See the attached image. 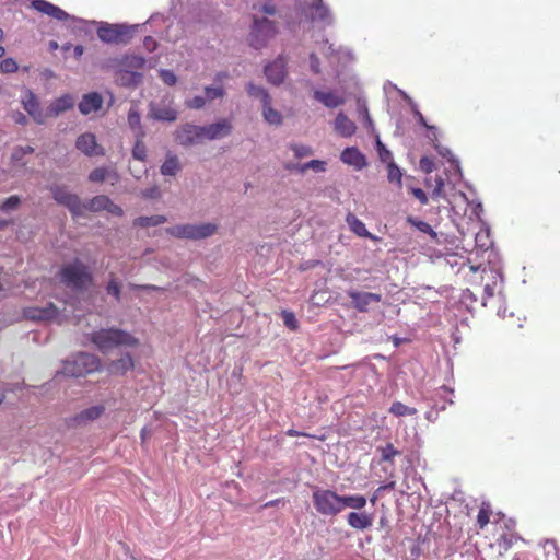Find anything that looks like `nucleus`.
I'll use <instances>...</instances> for the list:
<instances>
[{
	"label": "nucleus",
	"instance_id": "obj_26",
	"mask_svg": "<svg viewBox=\"0 0 560 560\" xmlns=\"http://www.w3.org/2000/svg\"><path fill=\"white\" fill-rule=\"evenodd\" d=\"M346 222L348 223L350 230L358 236L366 237L372 241L378 240L375 235L371 234L368 231L365 224L360 219H358L353 213L347 214Z\"/></svg>",
	"mask_w": 560,
	"mask_h": 560
},
{
	"label": "nucleus",
	"instance_id": "obj_58",
	"mask_svg": "<svg viewBox=\"0 0 560 560\" xmlns=\"http://www.w3.org/2000/svg\"><path fill=\"white\" fill-rule=\"evenodd\" d=\"M394 486H395V482H389V483L378 487L376 489L375 493L370 498V502L372 503V505H374L376 503L378 493H381L382 491H384L386 489H393Z\"/></svg>",
	"mask_w": 560,
	"mask_h": 560
},
{
	"label": "nucleus",
	"instance_id": "obj_60",
	"mask_svg": "<svg viewBox=\"0 0 560 560\" xmlns=\"http://www.w3.org/2000/svg\"><path fill=\"white\" fill-rule=\"evenodd\" d=\"M143 197L154 199L160 197V189L158 187H152L142 192Z\"/></svg>",
	"mask_w": 560,
	"mask_h": 560
},
{
	"label": "nucleus",
	"instance_id": "obj_10",
	"mask_svg": "<svg viewBox=\"0 0 560 560\" xmlns=\"http://www.w3.org/2000/svg\"><path fill=\"white\" fill-rule=\"evenodd\" d=\"M347 294L352 301V306L361 313L368 312L372 303L376 304L382 301V295L378 293L360 292L351 289L347 291Z\"/></svg>",
	"mask_w": 560,
	"mask_h": 560
},
{
	"label": "nucleus",
	"instance_id": "obj_2",
	"mask_svg": "<svg viewBox=\"0 0 560 560\" xmlns=\"http://www.w3.org/2000/svg\"><path fill=\"white\" fill-rule=\"evenodd\" d=\"M144 59L139 56H124L113 58L107 61V68L115 71L116 83L121 86H137L142 79V74L136 70L142 69Z\"/></svg>",
	"mask_w": 560,
	"mask_h": 560
},
{
	"label": "nucleus",
	"instance_id": "obj_64",
	"mask_svg": "<svg viewBox=\"0 0 560 560\" xmlns=\"http://www.w3.org/2000/svg\"><path fill=\"white\" fill-rule=\"evenodd\" d=\"M483 291H485L486 298H492L494 295V291H495V283H493V285H491L489 283L486 284Z\"/></svg>",
	"mask_w": 560,
	"mask_h": 560
},
{
	"label": "nucleus",
	"instance_id": "obj_16",
	"mask_svg": "<svg viewBox=\"0 0 560 560\" xmlns=\"http://www.w3.org/2000/svg\"><path fill=\"white\" fill-rule=\"evenodd\" d=\"M347 524L357 530H365L369 529L373 525V514L362 512L361 510H354L347 514Z\"/></svg>",
	"mask_w": 560,
	"mask_h": 560
},
{
	"label": "nucleus",
	"instance_id": "obj_53",
	"mask_svg": "<svg viewBox=\"0 0 560 560\" xmlns=\"http://www.w3.org/2000/svg\"><path fill=\"white\" fill-rule=\"evenodd\" d=\"M378 155L382 162L389 163L393 161L392 153L388 151L381 141H377Z\"/></svg>",
	"mask_w": 560,
	"mask_h": 560
},
{
	"label": "nucleus",
	"instance_id": "obj_54",
	"mask_svg": "<svg viewBox=\"0 0 560 560\" xmlns=\"http://www.w3.org/2000/svg\"><path fill=\"white\" fill-rule=\"evenodd\" d=\"M410 191L413 197L420 201L421 205L425 206L429 203V198L421 188L412 187L410 188Z\"/></svg>",
	"mask_w": 560,
	"mask_h": 560
},
{
	"label": "nucleus",
	"instance_id": "obj_35",
	"mask_svg": "<svg viewBox=\"0 0 560 560\" xmlns=\"http://www.w3.org/2000/svg\"><path fill=\"white\" fill-rule=\"evenodd\" d=\"M389 412L396 417H406L417 415V409L409 407L400 401H394L389 408Z\"/></svg>",
	"mask_w": 560,
	"mask_h": 560
},
{
	"label": "nucleus",
	"instance_id": "obj_7",
	"mask_svg": "<svg viewBox=\"0 0 560 560\" xmlns=\"http://www.w3.org/2000/svg\"><path fill=\"white\" fill-rule=\"evenodd\" d=\"M52 198L58 205L66 207L73 218L84 214V203L80 197L72 194L63 185H52L49 187Z\"/></svg>",
	"mask_w": 560,
	"mask_h": 560
},
{
	"label": "nucleus",
	"instance_id": "obj_61",
	"mask_svg": "<svg viewBox=\"0 0 560 560\" xmlns=\"http://www.w3.org/2000/svg\"><path fill=\"white\" fill-rule=\"evenodd\" d=\"M276 11H277V9L272 3H265L261 7V12H264L265 14H268V15L276 14Z\"/></svg>",
	"mask_w": 560,
	"mask_h": 560
},
{
	"label": "nucleus",
	"instance_id": "obj_5",
	"mask_svg": "<svg viewBox=\"0 0 560 560\" xmlns=\"http://www.w3.org/2000/svg\"><path fill=\"white\" fill-rule=\"evenodd\" d=\"M102 363L98 357L92 353L80 352L63 364V374L72 377H82L100 371Z\"/></svg>",
	"mask_w": 560,
	"mask_h": 560
},
{
	"label": "nucleus",
	"instance_id": "obj_36",
	"mask_svg": "<svg viewBox=\"0 0 560 560\" xmlns=\"http://www.w3.org/2000/svg\"><path fill=\"white\" fill-rule=\"evenodd\" d=\"M325 165H326V163L324 161L312 160V161H310V162H307V163H305L303 165L287 164L285 168L290 170V171L298 170L301 173H304L308 168H313L316 172H323V171H325Z\"/></svg>",
	"mask_w": 560,
	"mask_h": 560
},
{
	"label": "nucleus",
	"instance_id": "obj_21",
	"mask_svg": "<svg viewBox=\"0 0 560 560\" xmlns=\"http://www.w3.org/2000/svg\"><path fill=\"white\" fill-rule=\"evenodd\" d=\"M265 74L272 84H280L285 77V62L282 58H278L273 62L265 67Z\"/></svg>",
	"mask_w": 560,
	"mask_h": 560
},
{
	"label": "nucleus",
	"instance_id": "obj_25",
	"mask_svg": "<svg viewBox=\"0 0 560 560\" xmlns=\"http://www.w3.org/2000/svg\"><path fill=\"white\" fill-rule=\"evenodd\" d=\"M106 179L114 185L119 180V175L115 170L108 167H96L89 174V180L92 183H103Z\"/></svg>",
	"mask_w": 560,
	"mask_h": 560
},
{
	"label": "nucleus",
	"instance_id": "obj_13",
	"mask_svg": "<svg viewBox=\"0 0 560 560\" xmlns=\"http://www.w3.org/2000/svg\"><path fill=\"white\" fill-rule=\"evenodd\" d=\"M59 310L54 303H48L45 307H27L24 310V316L35 322L51 320L57 318Z\"/></svg>",
	"mask_w": 560,
	"mask_h": 560
},
{
	"label": "nucleus",
	"instance_id": "obj_31",
	"mask_svg": "<svg viewBox=\"0 0 560 560\" xmlns=\"http://www.w3.org/2000/svg\"><path fill=\"white\" fill-rule=\"evenodd\" d=\"M166 221H167V219L165 215H160V214L150 215V217L143 215V217H138L137 219H135L133 225L140 226V228H150V226L161 225V224L165 223Z\"/></svg>",
	"mask_w": 560,
	"mask_h": 560
},
{
	"label": "nucleus",
	"instance_id": "obj_34",
	"mask_svg": "<svg viewBox=\"0 0 560 560\" xmlns=\"http://www.w3.org/2000/svg\"><path fill=\"white\" fill-rule=\"evenodd\" d=\"M109 202V197L105 195H98L84 203V211L89 210L92 212H98L106 209V205Z\"/></svg>",
	"mask_w": 560,
	"mask_h": 560
},
{
	"label": "nucleus",
	"instance_id": "obj_63",
	"mask_svg": "<svg viewBox=\"0 0 560 560\" xmlns=\"http://www.w3.org/2000/svg\"><path fill=\"white\" fill-rule=\"evenodd\" d=\"M416 116L418 118V121L419 124H421L423 127H425L428 130H433L434 129V126H430L425 118L423 117V115L420 113V112H417L416 113Z\"/></svg>",
	"mask_w": 560,
	"mask_h": 560
},
{
	"label": "nucleus",
	"instance_id": "obj_3",
	"mask_svg": "<svg viewBox=\"0 0 560 560\" xmlns=\"http://www.w3.org/2000/svg\"><path fill=\"white\" fill-rule=\"evenodd\" d=\"M92 343L103 353L118 347H137L139 339L120 328H101L90 336Z\"/></svg>",
	"mask_w": 560,
	"mask_h": 560
},
{
	"label": "nucleus",
	"instance_id": "obj_52",
	"mask_svg": "<svg viewBox=\"0 0 560 560\" xmlns=\"http://www.w3.org/2000/svg\"><path fill=\"white\" fill-rule=\"evenodd\" d=\"M282 318H283L284 325L287 327H289L290 329L295 330L298 328V320L293 313L283 312Z\"/></svg>",
	"mask_w": 560,
	"mask_h": 560
},
{
	"label": "nucleus",
	"instance_id": "obj_19",
	"mask_svg": "<svg viewBox=\"0 0 560 560\" xmlns=\"http://www.w3.org/2000/svg\"><path fill=\"white\" fill-rule=\"evenodd\" d=\"M74 106V100L71 95L65 94L54 100L46 109L47 117H57L61 113L71 109Z\"/></svg>",
	"mask_w": 560,
	"mask_h": 560
},
{
	"label": "nucleus",
	"instance_id": "obj_29",
	"mask_svg": "<svg viewBox=\"0 0 560 560\" xmlns=\"http://www.w3.org/2000/svg\"><path fill=\"white\" fill-rule=\"evenodd\" d=\"M424 185L427 188H432L431 197L433 199H440L445 197V182L442 176H436L435 178L427 177L424 179Z\"/></svg>",
	"mask_w": 560,
	"mask_h": 560
},
{
	"label": "nucleus",
	"instance_id": "obj_8",
	"mask_svg": "<svg viewBox=\"0 0 560 560\" xmlns=\"http://www.w3.org/2000/svg\"><path fill=\"white\" fill-rule=\"evenodd\" d=\"M98 38L106 44L127 43L131 37V30L120 24H104L97 28Z\"/></svg>",
	"mask_w": 560,
	"mask_h": 560
},
{
	"label": "nucleus",
	"instance_id": "obj_32",
	"mask_svg": "<svg viewBox=\"0 0 560 560\" xmlns=\"http://www.w3.org/2000/svg\"><path fill=\"white\" fill-rule=\"evenodd\" d=\"M262 116L271 125L278 126L282 122V116L280 112L272 108L271 100L268 103H262Z\"/></svg>",
	"mask_w": 560,
	"mask_h": 560
},
{
	"label": "nucleus",
	"instance_id": "obj_14",
	"mask_svg": "<svg viewBox=\"0 0 560 560\" xmlns=\"http://www.w3.org/2000/svg\"><path fill=\"white\" fill-rule=\"evenodd\" d=\"M313 97L325 107L330 109L342 106L346 103V97L343 94L331 90H315L313 92Z\"/></svg>",
	"mask_w": 560,
	"mask_h": 560
},
{
	"label": "nucleus",
	"instance_id": "obj_6",
	"mask_svg": "<svg viewBox=\"0 0 560 560\" xmlns=\"http://www.w3.org/2000/svg\"><path fill=\"white\" fill-rule=\"evenodd\" d=\"M218 230L214 223L177 224L166 229V232L177 238L203 240L213 235Z\"/></svg>",
	"mask_w": 560,
	"mask_h": 560
},
{
	"label": "nucleus",
	"instance_id": "obj_44",
	"mask_svg": "<svg viewBox=\"0 0 560 560\" xmlns=\"http://www.w3.org/2000/svg\"><path fill=\"white\" fill-rule=\"evenodd\" d=\"M120 283L115 278H112L106 285V291L109 295L114 296L116 301H120Z\"/></svg>",
	"mask_w": 560,
	"mask_h": 560
},
{
	"label": "nucleus",
	"instance_id": "obj_47",
	"mask_svg": "<svg viewBox=\"0 0 560 560\" xmlns=\"http://www.w3.org/2000/svg\"><path fill=\"white\" fill-rule=\"evenodd\" d=\"M21 203V199L19 196H10L3 202L0 203V210L10 211L16 209Z\"/></svg>",
	"mask_w": 560,
	"mask_h": 560
},
{
	"label": "nucleus",
	"instance_id": "obj_49",
	"mask_svg": "<svg viewBox=\"0 0 560 560\" xmlns=\"http://www.w3.org/2000/svg\"><path fill=\"white\" fill-rule=\"evenodd\" d=\"M207 98L200 95L194 96L192 98L186 100L185 105L190 109H201L207 103Z\"/></svg>",
	"mask_w": 560,
	"mask_h": 560
},
{
	"label": "nucleus",
	"instance_id": "obj_4",
	"mask_svg": "<svg viewBox=\"0 0 560 560\" xmlns=\"http://www.w3.org/2000/svg\"><path fill=\"white\" fill-rule=\"evenodd\" d=\"M59 279L67 288L79 292L85 291L93 284L90 268L78 258L60 268Z\"/></svg>",
	"mask_w": 560,
	"mask_h": 560
},
{
	"label": "nucleus",
	"instance_id": "obj_24",
	"mask_svg": "<svg viewBox=\"0 0 560 560\" xmlns=\"http://www.w3.org/2000/svg\"><path fill=\"white\" fill-rule=\"evenodd\" d=\"M103 105V97L97 92L84 94L79 103V110L83 115H89L93 112L101 109Z\"/></svg>",
	"mask_w": 560,
	"mask_h": 560
},
{
	"label": "nucleus",
	"instance_id": "obj_55",
	"mask_svg": "<svg viewBox=\"0 0 560 560\" xmlns=\"http://www.w3.org/2000/svg\"><path fill=\"white\" fill-rule=\"evenodd\" d=\"M428 138L430 139V141L433 143L435 150L443 156L446 155V153L443 152L441 145L438 143V130L436 128L434 127L433 130H429V135H428Z\"/></svg>",
	"mask_w": 560,
	"mask_h": 560
},
{
	"label": "nucleus",
	"instance_id": "obj_15",
	"mask_svg": "<svg viewBox=\"0 0 560 560\" xmlns=\"http://www.w3.org/2000/svg\"><path fill=\"white\" fill-rule=\"evenodd\" d=\"M233 129V125L229 119H221L217 122L203 126V137L207 140H215L228 137Z\"/></svg>",
	"mask_w": 560,
	"mask_h": 560
},
{
	"label": "nucleus",
	"instance_id": "obj_1",
	"mask_svg": "<svg viewBox=\"0 0 560 560\" xmlns=\"http://www.w3.org/2000/svg\"><path fill=\"white\" fill-rule=\"evenodd\" d=\"M315 510L323 516H337L345 509L363 510L366 506V498L363 494L341 495L331 489L315 488L312 493Z\"/></svg>",
	"mask_w": 560,
	"mask_h": 560
},
{
	"label": "nucleus",
	"instance_id": "obj_18",
	"mask_svg": "<svg viewBox=\"0 0 560 560\" xmlns=\"http://www.w3.org/2000/svg\"><path fill=\"white\" fill-rule=\"evenodd\" d=\"M32 8L58 21H66L68 19V14L63 10L46 0H33Z\"/></svg>",
	"mask_w": 560,
	"mask_h": 560
},
{
	"label": "nucleus",
	"instance_id": "obj_42",
	"mask_svg": "<svg viewBox=\"0 0 560 560\" xmlns=\"http://www.w3.org/2000/svg\"><path fill=\"white\" fill-rule=\"evenodd\" d=\"M104 412V407L103 406H93V407H90L85 410H83L80 415H79V419L81 421H86V420H95L97 419L102 413Z\"/></svg>",
	"mask_w": 560,
	"mask_h": 560
},
{
	"label": "nucleus",
	"instance_id": "obj_45",
	"mask_svg": "<svg viewBox=\"0 0 560 560\" xmlns=\"http://www.w3.org/2000/svg\"><path fill=\"white\" fill-rule=\"evenodd\" d=\"M18 69V62L13 58H5L0 62V72L2 73H14Z\"/></svg>",
	"mask_w": 560,
	"mask_h": 560
},
{
	"label": "nucleus",
	"instance_id": "obj_27",
	"mask_svg": "<svg viewBox=\"0 0 560 560\" xmlns=\"http://www.w3.org/2000/svg\"><path fill=\"white\" fill-rule=\"evenodd\" d=\"M310 15L313 21L330 23V11L323 3V0H313L312 4L310 5Z\"/></svg>",
	"mask_w": 560,
	"mask_h": 560
},
{
	"label": "nucleus",
	"instance_id": "obj_33",
	"mask_svg": "<svg viewBox=\"0 0 560 560\" xmlns=\"http://www.w3.org/2000/svg\"><path fill=\"white\" fill-rule=\"evenodd\" d=\"M492 513V508L489 502H482L480 504L477 515V524L480 529H483L490 523V516Z\"/></svg>",
	"mask_w": 560,
	"mask_h": 560
},
{
	"label": "nucleus",
	"instance_id": "obj_43",
	"mask_svg": "<svg viewBox=\"0 0 560 560\" xmlns=\"http://www.w3.org/2000/svg\"><path fill=\"white\" fill-rule=\"evenodd\" d=\"M205 95L208 102L214 101L217 98H223L225 96V90L222 85L218 86H206Z\"/></svg>",
	"mask_w": 560,
	"mask_h": 560
},
{
	"label": "nucleus",
	"instance_id": "obj_28",
	"mask_svg": "<svg viewBox=\"0 0 560 560\" xmlns=\"http://www.w3.org/2000/svg\"><path fill=\"white\" fill-rule=\"evenodd\" d=\"M150 116L155 120L172 122L177 119V112L170 106L158 107L151 105Z\"/></svg>",
	"mask_w": 560,
	"mask_h": 560
},
{
	"label": "nucleus",
	"instance_id": "obj_23",
	"mask_svg": "<svg viewBox=\"0 0 560 560\" xmlns=\"http://www.w3.org/2000/svg\"><path fill=\"white\" fill-rule=\"evenodd\" d=\"M135 368V362L129 353L121 355L119 359L113 360L107 364V372L110 375H124Z\"/></svg>",
	"mask_w": 560,
	"mask_h": 560
},
{
	"label": "nucleus",
	"instance_id": "obj_9",
	"mask_svg": "<svg viewBox=\"0 0 560 560\" xmlns=\"http://www.w3.org/2000/svg\"><path fill=\"white\" fill-rule=\"evenodd\" d=\"M277 33L276 25L273 22L266 18L255 19L252 31L250 45L256 49L265 46L266 40L272 37Z\"/></svg>",
	"mask_w": 560,
	"mask_h": 560
},
{
	"label": "nucleus",
	"instance_id": "obj_38",
	"mask_svg": "<svg viewBox=\"0 0 560 560\" xmlns=\"http://www.w3.org/2000/svg\"><path fill=\"white\" fill-rule=\"evenodd\" d=\"M144 136H145V133L144 135H141V133L136 135V142L132 148L133 159L142 161V162L145 161V159H147V147L143 142Z\"/></svg>",
	"mask_w": 560,
	"mask_h": 560
},
{
	"label": "nucleus",
	"instance_id": "obj_59",
	"mask_svg": "<svg viewBox=\"0 0 560 560\" xmlns=\"http://www.w3.org/2000/svg\"><path fill=\"white\" fill-rule=\"evenodd\" d=\"M130 288H131L132 290H151V291H160V290H163L162 288L156 287V285H153V284H143V285H140V284H130Z\"/></svg>",
	"mask_w": 560,
	"mask_h": 560
},
{
	"label": "nucleus",
	"instance_id": "obj_39",
	"mask_svg": "<svg viewBox=\"0 0 560 560\" xmlns=\"http://www.w3.org/2000/svg\"><path fill=\"white\" fill-rule=\"evenodd\" d=\"M128 124L135 131V135H144V130L141 126V117L138 110L131 108L128 113Z\"/></svg>",
	"mask_w": 560,
	"mask_h": 560
},
{
	"label": "nucleus",
	"instance_id": "obj_40",
	"mask_svg": "<svg viewBox=\"0 0 560 560\" xmlns=\"http://www.w3.org/2000/svg\"><path fill=\"white\" fill-rule=\"evenodd\" d=\"M408 221L413 226H416L420 232L430 235V237L432 240H436L438 238V233L432 229V226L428 222L421 221V220H417V219H412V218H409Z\"/></svg>",
	"mask_w": 560,
	"mask_h": 560
},
{
	"label": "nucleus",
	"instance_id": "obj_20",
	"mask_svg": "<svg viewBox=\"0 0 560 560\" xmlns=\"http://www.w3.org/2000/svg\"><path fill=\"white\" fill-rule=\"evenodd\" d=\"M334 129L339 136L350 138L357 132V125L345 113L340 112L336 116Z\"/></svg>",
	"mask_w": 560,
	"mask_h": 560
},
{
	"label": "nucleus",
	"instance_id": "obj_22",
	"mask_svg": "<svg viewBox=\"0 0 560 560\" xmlns=\"http://www.w3.org/2000/svg\"><path fill=\"white\" fill-rule=\"evenodd\" d=\"M23 106L28 115L32 116L37 124L45 122V118L47 116L46 114H43L39 102L34 93L27 92L25 98L23 100Z\"/></svg>",
	"mask_w": 560,
	"mask_h": 560
},
{
	"label": "nucleus",
	"instance_id": "obj_30",
	"mask_svg": "<svg viewBox=\"0 0 560 560\" xmlns=\"http://www.w3.org/2000/svg\"><path fill=\"white\" fill-rule=\"evenodd\" d=\"M180 171V163L176 155L167 154L161 166V173L165 176H174Z\"/></svg>",
	"mask_w": 560,
	"mask_h": 560
},
{
	"label": "nucleus",
	"instance_id": "obj_12",
	"mask_svg": "<svg viewBox=\"0 0 560 560\" xmlns=\"http://www.w3.org/2000/svg\"><path fill=\"white\" fill-rule=\"evenodd\" d=\"M177 139L179 143L185 147L202 141L205 139L203 126L186 124L182 126L180 130L178 131Z\"/></svg>",
	"mask_w": 560,
	"mask_h": 560
},
{
	"label": "nucleus",
	"instance_id": "obj_62",
	"mask_svg": "<svg viewBox=\"0 0 560 560\" xmlns=\"http://www.w3.org/2000/svg\"><path fill=\"white\" fill-rule=\"evenodd\" d=\"M311 67L315 73L319 72V59L315 54L311 55Z\"/></svg>",
	"mask_w": 560,
	"mask_h": 560
},
{
	"label": "nucleus",
	"instance_id": "obj_37",
	"mask_svg": "<svg viewBox=\"0 0 560 560\" xmlns=\"http://www.w3.org/2000/svg\"><path fill=\"white\" fill-rule=\"evenodd\" d=\"M246 91L250 97L259 98L261 101V104L268 103V101H270L271 98L269 93L262 86L255 85L252 82L247 84Z\"/></svg>",
	"mask_w": 560,
	"mask_h": 560
},
{
	"label": "nucleus",
	"instance_id": "obj_48",
	"mask_svg": "<svg viewBox=\"0 0 560 560\" xmlns=\"http://www.w3.org/2000/svg\"><path fill=\"white\" fill-rule=\"evenodd\" d=\"M291 150L294 152V155L298 158V159H301V158H304V156H308V155H312L313 154V150L311 147L308 145H304V144H291L290 145Z\"/></svg>",
	"mask_w": 560,
	"mask_h": 560
},
{
	"label": "nucleus",
	"instance_id": "obj_17",
	"mask_svg": "<svg viewBox=\"0 0 560 560\" xmlns=\"http://www.w3.org/2000/svg\"><path fill=\"white\" fill-rule=\"evenodd\" d=\"M340 160L358 171L363 170L368 165L365 155L357 147L346 148L341 152Z\"/></svg>",
	"mask_w": 560,
	"mask_h": 560
},
{
	"label": "nucleus",
	"instance_id": "obj_50",
	"mask_svg": "<svg viewBox=\"0 0 560 560\" xmlns=\"http://www.w3.org/2000/svg\"><path fill=\"white\" fill-rule=\"evenodd\" d=\"M159 74L162 81L168 86H173L177 82V77L171 70L162 69L160 70Z\"/></svg>",
	"mask_w": 560,
	"mask_h": 560
},
{
	"label": "nucleus",
	"instance_id": "obj_11",
	"mask_svg": "<svg viewBox=\"0 0 560 560\" xmlns=\"http://www.w3.org/2000/svg\"><path fill=\"white\" fill-rule=\"evenodd\" d=\"M75 147L88 156L104 155V149L97 143L95 135L85 132L78 137Z\"/></svg>",
	"mask_w": 560,
	"mask_h": 560
},
{
	"label": "nucleus",
	"instance_id": "obj_41",
	"mask_svg": "<svg viewBox=\"0 0 560 560\" xmlns=\"http://www.w3.org/2000/svg\"><path fill=\"white\" fill-rule=\"evenodd\" d=\"M387 178L390 183H396L398 186H401L402 174L394 161H389L387 164Z\"/></svg>",
	"mask_w": 560,
	"mask_h": 560
},
{
	"label": "nucleus",
	"instance_id": "obj_57",
	"mask_svg": "<svg viewBox=\"0 0 560 560\" xmlns=\"http://www.w3.org/2000/svg\"><path fill=\"white\" fill-rule=\"evenodd\" d=\"M105 210L114 215H117V217H121L124 214L121 207L114 203L110 199H109V202L106 205Z\"/></svg>",
	"mask_w": 560,
	"mask_h": 560
},
{
	"label": "nucleus",
	"instance_id": "obj_46",
	"mask_svg": "<svg viewBox=\"0 0 560 560\" xmlns=\"http://www.w3.org/2000/svg\"><path fill=\"white\" fill-rule=\"evenodd\" d=\"M400 452L394 447L392 443L386 444L381 448L382 460L383 462H392L393 458L398 455Z\"/></svg>",
	"mask_w": 560,
	"mask_h": 560
},
{
	"label": "nucleus",
	"instance_id": "obj_51",
	"mask_svg": "<svg viewBox=\"0 0 560 560\" xmlns=\"http://www.w3.org/2000/svg\"><path fill=\"white\" fill-rule=\"evenodd\" d=\"M419 166L422 172L430 174L433 172L435 164L431 158L422 156L419 161Z\"/></svg>",
	"mask_w": 560,
	"mask_h": 560
},
{
	"label": "nucleus",
	"instance_id": "obj_56",
	"mask_svg": "<svg viewBox=\"0 0 560 560\" xmlns=\"http://www.w3.org/2000/svg\"><path fill=\"white\" fill-rule=\"evenodd\" d=\"M359 114L363 117L365 127L366 128L372 127L373 122L370 117L369 109H368L366 105L362 104L359 106Z\"/></svg>",
	"mask_w": 560,
	"mask_h": 560
}]
</instances>
